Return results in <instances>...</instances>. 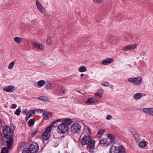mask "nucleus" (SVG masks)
Masks as SVG:
<instances>
[{
  "label": "nucleus",
  "instance_id": "f257e3e1",
  "mask_svg": "<svg viewBox=\"0 0 153 153\" xmlns=\"http://www.w3.org/2000/svg\"><path fill=\"white\" fill-rule=\"evenodd\" d=\"M3 131L4 137L8 139L7 141V144L9 148H10L12 145L13 142V139L12 137L13 131L9 126H5L3 127Z\"/></svg>",
  "mask_w": 153,
  "mask_h": 153
},
{
  "label": "nucleus",
  "instance_id": "f03ea898",
  "mask_svg": "<svg viewBox=\"0 0 153 153\" xmlns=\"http://www.w3.org/2000/svg\"><path fill=\"white\" fill-rule=\"evenodd\" d=\"M71 120L69 118L63 120L62 123L57 127L59 133L62 134L66 133L68 130V126L71 124Z\"/></svg>",
  "mask_w": 153,
  "mask_h": 153
},
{
  "label": "nucleus",
  "instance_id": "7ed1b4c3",
  "mask_svg": "<svg viewBox=\"0 0 153 153\" xmlns=\"http://www.w3.org/2000/svg\"><path fill=\"white\" fill-rule=\"evenodd\" d=\"M125 150L122 145L118 147L112 146L109 150V153H125Z\"/></svg>",
  "mask_w": 153,
  "mask_h": 153
},
{
  "label": "nucleus",
  "instance_id": "20e7f679",
  "mask_svg": "<svg viewBox=\"0 0 153 153\" xmlns=\"http://www.w3.org/2000/svg\"><path fill=\"white\" fill-rule=\"evenodd\" d=\"M81 126L80 124L78 123H75L72 124L71 126V130L73 134L79 132L81 130Z\"/></svg>",
  "mask_w": 153,
  "mask_h": 153
},
{
  "label": "nucleus",
  "instance_id": "39448f33",
  "mask_svg": "<svg viewBox=\"0 0 153 153\" xmlns=\"http://www.w3.org/2000/svg\"><path fill=\"white\" fill-rule=\"evenodd\" d=\"M52 126H51L48 127L45 131L44 133L42 134V137L44 140H47L49 139Z\"/></svg>",
  "mask_w": 153,
  "mask_h": 153
},
{
  "label": "nucleus",
  "instance_id": "423d86ee",
  "mask_svg": "<svg viewBox=\"0 0 153 153\" xmlns=\"http://www.w3.org/2000/svg\"><path fill=\"white\" fill-rule=\"evenodd\" d=\"M91 139L90 135H86L85 134L81 139V143L82 145H86L89 142Z\"/></svg>",
  "mask_w": 153,
  "mask_h": 153
},
{
  "label": "nucleus",
  "instance_id": "0eeeda50",
  "mask_svg": "<svg viewBox=\"0 0 153 153\" xmlns=\"http://www.w3.org/2000/svg\"><path fill=\"white\" fill-rule=\"evenodd\" d=\"M30 149L32 152L33 153H37L39 149L38 144L35 142L32 143L30 146Z\"/></svg>",
  "mask_w": 153,
  "mask_h": 153
},
{
  "label": "nucleus",
  "instance_id": "6e6552de",
  "mask_svg": "<svg viewBox=\"0 0 153 153\" xmlns=\"http://www.w3.org/2000/svg\"><path fill=\"white\" fill-rule=\"evenodd\" d=\"M128 80L129 82H132L135 85H139L142 81V78L140 77L131 78H129Z\"/></svg>",
  "mask_w": 153,
  "mask_h": 153
},
{
  "label": "nucleus",
  "instance_id": "1a4fd4ad",
  "mask_svg": "<svg viewBox=\"0 0 153 153\" xmlns=\"http://www.w3.org/2000/svg\"><path fill=\"white\" fill-rule=\"evenodd\" d=\"M36 5L37 7V9L42 14H44L45 13V9L38 0L36 1Z\"/></svg>",
  "mask_w": 153,
  "mask_h": 153
},
{
  "label": "nucleus",
  "instance_id": "9d476101",
  "mask_svg": "<svg viewBox=\"0 0 153 153\" xmlns=\"http://www.w3.org/2000/svg\"><path fill=\"white\" fill-rule=\"evenodd\" d=\"M137 44L129 45L124 46L122 49V50L124 51H128L135 49L137 47Z\"/></svg>",
  "mask_w": 153,
  "mask_h": 153
},
{
  "label": "nucleus",
  "instance_id": "9b49d317",
  "mask_svg": "<svg viewBox=\"0 0 153 153\" xmlns=\"http://www.w3.org/2000/svg\"><path fill=\"white\" fill-rule=\"evenodd\" d=\"M143 111L146 114L153 116V108H143Z\"/></svg>",
  "mask_w": 153,
  "mask_h": 153
},
{
  "label": "nucleus",
  "instance_id": "f8f14e48",
  "mask_svg": "<svg viewBox=\"0 0 153 153\" xmlns=\"http://www.w3.org/2000/svg\"><path fill=\"white\" fill-rule=\"evenodd\" d=\"M98 101V100L97 98L93 97L88 99L85 102L87 104H94Z\"/></svg>",
  "mask_w": 153,
  "mask_h": 153
},
{
  "label": "nucleus",
  "instance_id": "ddd939ff",
  "mask_svg": "<svg viewBox=\"0 0 153 153\" xmlns=\"http://www.w3.org/2000/svg\"><path fill=\"white\" fill-rule=\"evenodd\" d=\"M88 144L87 149H93L95 147V141L91 139V140H90V141Z\"/></svg>",
  "mask_w": 153,
  "mask_h": 153
},
{
  "label": "nucleus",
  "instance_id": "4468645a",
  "mask_svg": "<svg viewBox=\"0 0 153 153\" xmlns=\"http://www.w3.org/2000/svg\"><path fill=\"white\" fill-rule=\"evenodd\" d=\"M108 137L111 141L112 144H114L115 143L116 138L114 135L111 134H108Z\"/></svg>",
  "mask_w": 153,
  "mask_h": 153
},
{
  "label": "nucleus",
  "instance_id": "2eb2a0df",
  "mask_svg": "<svg viewBox=\"0 0 153 153\" xmlns=\"http://www.w3.org/2000/svg\"><path fill=\"white\" fill-rule=\"evenodd\" d=\"M33 46L38 49L42 50L44 49V46L41 43H37L36 42L33 43Z\"/></svg>",
  "mask_w": 153,
  "mask_h": 153
},
{
  "label": "nucleus",
  "instance_id": "dca6fc26",
  "mask_svg": "<svg viewBox=\"0 0 153 153\" xmlns=\"http://www.w3.org/2000/svg\"><path fill=\"white\" fill-rule=\"evenodd\" d=\"M113 61V59L111 58H108L103 60L102 64L104 65H107L111 63Z\"/></svg>",
  "mask_w": 153,
  "mask_h": 153
},
{
  "label": "nucleus",
  "instance_id": "f3484780",
  "mask_svg": "<svg viewBox=\"0 0 153 153\" xmlns=\"http://www.w3.org/2000/svg\"><path fill=\"white\" fill-rule=\"evenodd\" d=\"M42 116L44 119L46 120H48L50 118H51L52 117V115L46 111H45L42 114Z\"/></svg>",
  "mask_w": 153,
  "mask_h": 153
},
{
  "label": "nucleus",
  "instance_id": "a211bd4d",
  "mask_svg": "<svg viewBox=\"0 0 153 153\" xmlns=\"http://www.w3.org/2000/svg\"><path fill=\"white\" fill-rule=\"evenodd\" d=\"M4 90L8 92H12L15 90V87H5Z\"/></svg>",
  "mask_w": 153,
  "mask_h": 153
},
{
  "label": "nucleus",
  "instance_id": "6ab92c4d",
  "mask_svg": "<svg viewBox=\"0 0 153 153\" xmlns=\"http://www.w3.org/2000/svg\"><path fill=\"white\" fill-rule=\"evenodd\" d=\"M91 132L89 127L87 126H85L83 129V132L84 134H87V135H90L91 134Z\"/></svg>",
  "mask_w": 153,
  "mask_h": 153
},
{
  "label": "nucleus",
  "instance_id": "aec40b11",
  "mask_svg": "<svg viewBox=\"0 0 153 153\" xmlns=\"http://www.w3.org/2000/svg\"><path fill=\"white\" fill-rule=\"evenodd\" d=\"M14 41L18 44L21 43L23 41V39L22 38L16 37L13 39Z\"/></svg>",
  "mask_w": 153,
  "mask_h": 153
},
{
  "label": "nucleus",
  "instance_id": "412c9836",
  "mask_svg": "<svg viewBox=\"0 0 153 153\" xmlns=\"http://www.w3.org/2000/svg\"><path fill=\"white\" fill-rule=\"evenodd\" d=\"M12 145H11L10 148H9L8 146V147H3L1 150V153H8V150L12 147Z\"/></svg>",
  "mask_w": 153,
  "mask_h": 153
},
{
  "label": "nucleus",
  "instance_id": "4be33fe9",
  "mask_svg": "<svg viewBox=\"0 0 153 153\" xmlns=\"http://www.w3.org/2000/svg\"><path fill=\"white\" fill-rule=\"evenodd\" d=\"M147 145L146 142L145 141H141L138 145V146L140 148L145 147Z\"/></svg>",
  "mask_w": 153,
  "mask_h": 153
},
{
  "label": "nucleus",
  "instance_id": "5701e85b",
  "mask_svg": "<svg viewBox=\"0 0 153 153\" xmlns=\"http://www.w3.org/2000/svg\"><path fill=\"white\" fill-rule=\"evenodd\" d=\"M38 99L41 101L44 102H47L49 101L48 97L45 96H40L38 97Z\"/></svg>",
  "mask_w": 153,
  "mask_h": 153
},
{
  "label": "nucleus",
  "instance_id": "b1692460",
  "mask_svg": "<svg viewBox=\"0 0 153 153\" xmlns=\"http://www.w3.org/2000/svg\"><path fill=\"white\" fill-rule=\"evenodd\" d=\"M132 134L134 136V138L136 141H138L139 140V134L138 133H137L136 131H135V132H134Z\"/></svg>",
  "mask_w": 153,
  "mask_h": 153
},
{
  "label": "nucleus",
  "instance_id": "393cba45",
  "mask_svg": "<svg viewBox=\"0 0 153 153\" xmlns=\"http://www.w3.org/2000/svg\"><path fill=\"white\" fill-rule=\"evenodd\" d=\"M142 96L140 93L135 94L134 96V98L135 100H138L142 98Z\"/></svg>",
  "mask_w": 153,
  "mask_h": 153
},
{
  "label": "nucleus",
  "instance_id": "a878e982",
  "mask_svg": "<svg viewBox=\"0 0 153 153\" xmlns=\"http://www.w3.org/2000/svg\"><path fill=\"white\" fill-rule=\"evenodd\" d=\"M46 86H52L55 85V83L53 81H47L45 82Z\"/></svg>",
  "mask_w": 153,
  "mask_h": 153
},
{
  "label": "nucleus",
  "instance_id": "bb28decb",
  "mask_svg": "<svg viewBox=\"0 0 153 153\" xmlns=\"http://www.w3.org/2000/svg\"><path fill=\"white\" fill-rule=\"evenodd\" d=\"M31 152L30 149L27 148H25L22 150V153H31Z\"/></svg>",
  "mask_w": 153,
  "mask_h": 153
},
{
  "label": "nucleus",
  "instance_id": "cd10ccee",
  "mask_svg": "<svg viewBox=\"0 0 153 153\" xmlns=\"http://www.w3.org/2000/svg\"><path fill=\"white\" fill-rule=\"evenodd\" d=\"M45 83L44 80H42L38 81V86H43L45 85Z\"/></svg>",
  "mask_w": 153,
  "mask_h": 153
},
{
  "label": "nucleus",
  "instance_id": "c85d7f7f",
  "mask_svg": "<svg viewBox=\"0 0 153 153\" xmlns=\"http://www.w3.org/2000/svg\"><path fill=\"white\" fill-rule=\"evenodd\" d=\"M94 96L95 97H94L97 98L98 100V101L102 97V95L100 93V94L97 92L95 93Z\"/></svg>",
  "mask_w": 153,
  "mask_h": 153
},
{
  "label": "nucleus",
  "instance_id": "c756f323",
  "mask_svg": "<svg viewBox=\"0 0 153 153\" xmlns=\"http://www.w3.org/2000/svg\"><path fill=\"white\" fill-rule=\"evenodd\" d=\"M87 70L86 68L84 66H82L80 67L79 71L80 72H83Z\"/></svg>",
  "mask_w": 153,
  "mask_h": 153
},
{
  "label": "nucleus",
  "instance_id": "7c9ffc66",
  "mask_svg": "<svg viewBox=\"0 0 153 153\" xmlns=\"http://www.w3.org/2000/svg\"><path fill=\"white\" fill-rule=\"evenodd\" d=\"M21 112V110L20 108L17 109L14 112L15 114L19 116Z\"/></svg>",
  "mask_w": 153,
  "mask_h": 153
},
{
  "label": "nucleus",
  "instance_id": "2f4dec72",
  "mask_svg": "<svg viewBox=\"0 0 153 153\" xmlns=\"http://www.w3.org/2000/svg\"><path fill=\"white\" fill-rule=\"evenodd\" d=\"M35 114V110H30V111L28 113H27V114L29 115L30 117L32 116L33 115H34Z\"/></svg>",
  "mask_w": 153,
  "mask_h": 153
},
{
  "label": "nucleus",
  "instance_id": "473e14b6",
  "mask_svg": "<svg viewBox=\"0 0 153 153\" xmlns=\"http://www.w3.org/2000/svg\"><path fill=\"white\" fill-rule=\"evenodd\" d=\"M34 123V121L32 119H30L28 122V124L29 126H32Z\"/></svg>",
  "mask_w": 153,
  "mask_h": 153
},
{
  "label": "nucleus",
  "instance_id": "72a5a7b5",
  "mask_svg": "<svg viewBox=\"0 0 153 153\" xmlns=\"http://www.w3.org/2000/svg\"><path fill=\"white\" fill-rule=\"evenodd\" d=\"M15 65V63L13 62H11L9 65L8 68L9 69H11L13 68V66Z\"/></svg>",
  "mask_w": 153,
  "mask_h": 153
},
{
  "label": "nucleus",
  "instance_id": "f704fd0d",
  "mask_svg": "<svg viewBox=\"0 0 153 153\" xmlns=\"http://www.w3.org/2000/svg\"><path fill=\"white\" fill-rule=\"evenodd\" d=\"M62 120V119H58L56 120H54L52 122V124L53 125L55 124L56 123H57H57L58 122H61Z\"/></svg>",
  "mask_w": 153,
  "mask_h": 153
},
{
  "label": "nucleus",
  "instance_id": "c9c22d12",
  "mask_svg": "<svg viewBox=\"0 0 153 153\" xmlns=\"http://www.w3.org/2000/svg\"><path fill=\"white\" fill-rule=\"evenodd\" d=\"M46 43L48 45H51L52 44V42L51 39L48 37L47 38L46 40Z\"/></svg>",
  "mask_w": 153,
  "mask_h": 153
},
{
  "label": "nucleus",
  "instance_id": "e433bc0d",
  "mask_svg": "<svg viewBox=\"0 0 153 153\" xmlns=\"http://www.w3.org/2000/svg\"><path fill=\"white\" fill-rule=\"evenodd\" d=\"M100 143L102 145L104 146L106 144V141L104 140H100Z\"/></svg>",
  "mask_w": 153,
  "mask_h": 153
},
{
  "label": "nucleus",
  "instance_id": "4c0bfd02",
  "mask_svg": "<svg viewBox=\"0 0 153 153\" xmlns=\"http://www.w3.org/2000/svg\"><path fill=\"white\" fill-rule=\"evenodd\" d=\"M112 118V116L110 114L107 115L106 117V119L108 120H110Z\"/></svg>",
  "mask_w": 153,
  "mask_h": 153
},
{
  "label": "nucleus",
  "instance_id": "58836bf2",
  "mask_svg": "<svg viewBox=\"0 0 153 153\" xmlns=\"http://www.w3.org/2000/svg\"><path fill=\"white\" fill-rule=\"evenodd\" d=\"M45 110H44L43 109H37L36 110V111L37 112H40L42 113V114H43V113H44V112Z\"/></svg>",
  "mask_w": 153,
  "mask_h": 153
},
{
  "label": "nucleus",
  "instance_id": "ea45409f",
  "mask_svg": "<svg viewBox=\"0 0 153 153\" xmlns=\"http://www.w3.org/2000/svg\"><path fill=\"white\" fill-rule=\"evenodd\" d=\"M97 92L100 94V93L102 95V94L103 92V91L102 89H100L97 90Z\"/></svg>",
  "mask_w": 153,
  "mask_h": 153
},
{
  "label": "nucleus",
  "instance_id": "a19ab883",
  "mask_svg": "<svg viewBox=\"0 0 153 153\" xmlns=\"http://www.w3.org/2000/svg\"><path fill=\"white\" fill-rule=\"evenodd\" d=\"M105 131V130L103 129H101L99 131L98 134H101L103 133Z\"/></svg>",
  "mask_w": 153,
  "mask_h": 153
},
{
  "label": "nucleus",
  "instance_id": "79ce46f5",
  "mask_svg": "<svg viewBox=\"0 0 153 153\" xmlns=\"http://www.w3.org/2000/svg\"><path fill=\"white\" fill-rule=\"evenodd\" d=\"M93 2L96 4L101 3L99 0H93Z\"/></svg>",
  "mask_w": 153,
  "mask_h": 153
},
{
  "label": "nucleus",
  "instance_id": "37998d69",
  "mask_svg": "<svg viewBox=\"0 0 153 153\" xmlns=\"http://www.w3.org/2000/svg\"><path fill=\"white\" fill-rule=\"evenodd\" d=\"M17 107V105L15 104H12L10 106L11 108L13 109Z\"/></svg>",
  "mask_w": 153,
  "mask_h": 153
},
{
  "label": "nucleus",
  "instance_id": "c03bdc74",
  "mask_svg": "<svg viewBox=\"0 0 153 153\" xmlns=\"http://www.w3.org/2000/svg\"><path fill=\"white\" fill-rule=\"evenodd\" d=\"M102 85L103 86H109L110 84L109 82H105L103 84H102Z\"/></svg>",
  "mask_w": 153,
  "mask_h": 153
},
{
  "label": "nucleus",
  "instance_id": "a18cd8bd",
  "mask_svg": "<svg viewBox=\"0 0 153 153\" xmlns=\"http://www.w3.org/2000/svg\"><path fill=\"white\" fill-rule=\"evenodd\" d=\"M37 131H31V134L33 136L35 135L37 133Z\"/></svg>",
  "mask_w": 153,
  "mask_h": 153
},
{
  "label": "nucleus",
  "instance_id": "49530a36",
  "mask_svg": "<svg viewBox=\"0 0 153 153\" xmlns=\"http://www.w3.org/2000/svg\"><path fill=\"white\" fill-rule=\"evenodd\" d=\"M59 92L64 94L65 93L66 90L65 89H62L61 90H59Z\"/></svg>",
  "mask_w": 153,
  "mask_h": 153
},
{
  "label": "nucleus",
  "instance_id": "de8ad7c7",
  "mask_svg": "<svg viewBox=\"0 0 153 153\" xmlns=\"http://www.w3.org/2000/svg\"><path fill=\"white\" fill-rule=\"evenodd\" d=\"M146 54V52L144 51L143 50L142 51L141 53V54L143 56V55H145Z\"/></svg>",
  "mask_w": 153,
  "mask_h": 153
},
{
  "label": "nucleus",
  "instance_id": "09e8293b",
  "mask_svg": "<svg viewBox=\"0 0 153 153\" xmlns=\"http://www.w3.org/2000/svg\"><path fill=\"white\" fill-rule=\"evenodd\" d=\"M30 117V116L27 114L25 118L26 120L27 121Z\"/></svg>",
  "mask_w": 153,
  "mask_h": 153
},
{
  "label": "nucleus",
  "instance_id": "8fccbe9b",
  "mask_svg": "<svg viewBox=\"0 0 153 153\" xmlns=\"http://www.w3.org/2000/svg\"><path fill=\"white\" fill-rule=\"evenodd\" d=\"M45 88L47 89H50L51 88L50 87H46Z\"/></svg>",
  "mask_w": 153,
  "mask_h": 153
},
{
  "label": "nucleus",
  "instance_id": "3c124183",
  "mask_svg": "<svg viewBox=\"0 0 153 153\" xmlns=\"http://www.w3.org/2000/svg\"><path fill=\"white\" fill-rule=\"evenodd\" d=\"M22 113L23 114H25L26 113V111H23Z\"/></svg>",
  "mask_w": 153,
  "mask_h": 153
},
{
  "label": "nucleus",
  "instance_id": "603ef678",
  "mask_svg": "<svg viewBox=\"0 0 153 153\" xmlns=\"http://www.w3.org/2000/svg\"><path fill=\"white\" fill-rule=\"evenodd\" d=\"M84 75V74H81V76H83Z\"/></svg>",
  "mask_w": 153,
  "mask_h": 153
},
{
  "label": "nucleus",
  "instance_id": "864d4df0",
  "mask_svg": "<svg viewBox=\"0 0 153 153\" xmlns=\"http://www.w3.org/2000/svg\"><path fill=\"white\" fill-rule=\"evenodd\" d=\"M114 43H116V40H114Z\"/></svg>",
  "mask_w": 153,
  "mask_h": 153
},
{
  "label": "nucleus",
  "instance_id": "5fc2aeb1",
  "mask_svg": "<svg viewBox=\"0 0 153 153\" xmlns=\"http://www.w3.org/2000/svg\"><path fill=\"white\" fill-rule=\"evenodd\" d=\"M99 0L100 2L101 3L103 0Z\"/></svg>",
  "mask_w": 153,
  "mask_h": 153
},
{
  "label": "nucleus",
  "instance_id": "6e6d98bb",
  "mask_svg": "<svg viewBox=\"0 0 153 153\" xmlns=\"http://www.w3.org/2000/svg\"><path fill=\"white\" fill-rule=\"evenodd\" d=\"M58 144H57V145H56L54 146H55V147H56L57 146H58Z\"/></svg>",
  "mask_w": 153,
  "mask_h": 153
},
{
  "label": "nucleus",
  "instance_id": "4d7b16f0",
  "mask_svg": "<svg viewBox=\"0 0 153 153\" xmlns=\"http://www.w3.org/2000/svg\"><path fill=\"white\" fill-rule=\"evenodd\" d=\"M1 118H0V123H1Z\"/></svg>",
  "mask_w": 153,
  "mask_h": 153
},
{
  "label": "nucleus",
  "instance_id": "13d9d810",
  "mask_svg": "<svg viewBox=\"0 0 153 153\" xmlns=\"http://www.w3.org/2000/svg\"><path fill=\"white\" fill-rule=\"evenodd\" d=\"M82 153H85L84 152H82Z\"/></svg>",
  "mask_w": 153,
  "mask_h": 153
},
{
  "label": "nucleus",
  "instance_id": "bf43d9fd",
  "mask_svg": "<svg viewBox=\"0 0 153 153\" xmlns=\"http://www.w3.org/2000/svg\"><path fill=\"white\" fill-rule=\"evenodd\" d=\"M10 86H12V85H10Z\"/></svg>",
  "mask_w": 153,
  "mask_h": 153
},
{
  "label": "nucleus",
  "instance_id": "052dcab7",
  "mask_svg": "<svg viewBox=\"0 0 153 153\" xmlns=\"http://www.w3.org/2000/svg\"><path fill=\"white\" fill-rule=\"evenodd\" d=\"M152 152H153V150H152Z\"/></svg>",
  "mask_w": 153,
  "mask_h": 153
}]
</instances>
